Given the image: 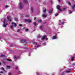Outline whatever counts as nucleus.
I'll return each mask as SVG.
<instances>
[{"mask_svg": "<svg viewBox=\"0 0 75 75\" xmlns=\"http://www.w3.org/2000/svg\"><path fill=\"white\" fill-rule=\"evenodd\" d=\"M62 25H63L64 24V23L63 22H62V23H61Z\"/></svg>", "mask_w": 75, "mask_h": 75, "instance_id": "58836bf2", "label": "nucleus"}, {"mask_svg": "<svg viewBox=\"0 0 75 75\" xmlns=\"http://www.w3.org/2000/svg\"><path fill=\"white\" fill-rule=\"evenodd\" d=\"M15 69H18V67L17 66L16 67Z\"/></svg>", "mask_w": 75, "mask_h": 75, "instance_id": "5701e85b", "label": "nucleus"}, {"mask_svg": "<svg viewBox=\"0 0 75 75\" xmlns=\"http://www.w3.org/2000/svg\"><path fill=\"white\" fill-rule=\"evenodd\" d=\"M1 39V38H0V39Z\"/></svg>", "mask_w": 75, "mask_h": 75, "instance_id": "603ef678", "label": "nucleus"}, {"mask_svg": "<svg viewBox=\"0 0 75 75\" xmlns=\"http://www.w3.org/2000/svg\"><path fill=\"white\" fill-rule=\"evenodd\" d=\"M52 11H53V10L52 9L50 10L49 11V13H52Z\"/></svg>", "mask_w": 75, "mask_h": 75, "instance_id": "9d476101", "label": "nucleus"}, {"mask_svg": "<svg viewBox=\"0 0 75 75\" xmlns=\"http://www.w3.org/2000/svg\"><path fill=\"white\" fill-rule=\"evenodd\" d=\"M17 58V56H15L14 57V59H16Z\"/></svg>", "mask_w": 75, "mask_h": 75, "instance_id": "2f4dec72", "label": "nucleus"}, {"mask_svg": "<svg viewBox=\"0 0 75 75\" xmlns=\"http://www.w3.org/2000/svg\"><path fill=\"white\" fill-rule=\"evenodd\" d=\"M74 58H75V57H71V59L72 61H74Z\"/></svg>", "mask_w": 75, "mask_h": 75, "instance_id": "9b49d317", "label": "nucleus"}, {"mask_svg": "<svg viewBox=\"0 0 75 75\" xmlns=\"http://www.w3.org/2000/svg\"><path fill=\"white\" fill-rule=\"evenodd\" d=\"M58 14L57 13V14H56L55 15V16H58Z\"/></svg>", "mask_w": 75, "mask_h": 75, "instance_id": "473e14b6", "label": "nucleus"}, {"mask_svg": "<svg viewBox=\"0 0 75 75\" xmlns=\"http://www.w3.org/2000/svg\"><path fill=\"white\" fill-rule=\"evenodd\" d=\"M25 42V40H20V42L21 43H23V42Z\"/></svg>", "mask_w": 75, "mask_h": 75, "instance_id": "6e6552de", "label": "nucleus"}, {"mask_svg": "<svg viewBox=\"0 0 75 75\" xmlns=\"http://www.w3.org/2000/svg\"><path fill=\"white\" fill-rule=\"evenodd\" d=\"M1 73H3V72L1 71Z\"/></svg>", "mask_w": 75, "mask_h": 75, "instance_id": "09e8293b", "label": "nucleus"}, {"mask_svg": "<svg viewBox=\"0 0 75 75\" xmlns=\"http://www.w3.org/2000/svg\"><path fill=\"white\" fill-rule=\"evenodd\" d=\"M1 69H2V70H3L4 71H5V70H4V69L2 67L1 68Z\"/></svg>", "mask_w": 75, "mask_h": 75, "instance_id": "4be33fe9", "label": "nucleus"}, {"mask_svg": "<svg viewBox=\"0 0 75 75\" xmlns=\"http://www.w3.org/2000/svg\"><path fill=\"white\" fill-rule=\"evenodd\" d=\"M42 17H47V15H44V14H43L42 15Z\"/></svg>", "mask_w": 75, "mask_h": 75, "instance_id": "4468645a", "label": "nucleus"}, {"mask_svg": "<svg viewBox=\"0 0 75 75\" xmlns=\"http://www.w3.org/2000/svg\"><path fill=\"white\" fill-rule=\"evenodd\" d=\"M41 36L40 35H38L37 36V37L38 38H40V37H41Z\"/></svg>", "mask_w": 75, "mask_h": 75, "instance_id": "b1692460", "label": "nucleus"}, {"mask_svg": "<svg viewBox=\"0 0 75 75\" xmlns=\"http://www.w3.org/2000/svg\"><path fill=\"white\" fill-rule=\"evenodd\" d=\"M44 4H46V2H44L43 3Z\"/></svg>", "mask_w": 75, "mask_h": 75, "instance_id": "ea45409f", "label": "nucleus"}, {"mask_svg": "<svg viewBox=\"0 0 75 75\" xmlns=\"http://www.w3.org/2000/svg\"><path fill=\"white\" fill-rule=\"evenodd\" d=\"M8 6L7 5L5 6V8H8Z\"/></svg>", "mask_w": 75, "mask_h": 75, "instance_id": "c756f323", "label": "nucleus"}, {"mask_svg": "<svg viewBox=\"0 0 75 75\" xmlns=\"http://www.w3.org/2000/svg\"><path fill=\"white\" fill-rule=\"evenodd\" d=\"M50 2L51 3H52V1H50Z\"/></svg>", "mask_w": 75, "mask_h": 75, "instance_id": "a19ab883", "label": "nucleus"}, {"mask_svg": "<svg viewBox=\"0 0 75 75\" xmlns=\"http://www.w3.org/2000/svg\"><path fill=\"white\" fill-rule=\"evenodd\" d=\"M1 57L2 58H3L4 57H5V55H1Z\"/></svg>", "mask_w": 75, "mask_h": 75, "instance_id": "dca6fc26", "label": "nucleus"}, {"mask_svg": "<svg viewBox=\"0 0 75 75\" xmlns=\"http://www.w3.org/2000/svg\"><path fill=\"white\" fill-rule=\"evenodd\" d=\"M19 25L20 26H22V25H21V24H20V25Z\"/></svg>", "mask_w": 75, "mask_h": 75, "instance_id": "79ce46f5", "label": "nucleus"}, {"mask_svg": "<svg viewBox=\"0 0 75 75\" xmlns=\"http://www.w3.org/2000/svg\"><path fill=\"white\" fill-rule=\"evenodd\" d=\"M25 17H29V15H26L25 16Z\"/></svg>", "mask_w": 75, "mask_h": 75, "instance_id": "bb28decb", "label": "nucleus"}, {"mask_svg": "<svg viewBox=\"0 0 75 75\" xmlns=\"http://www.w3.org/2000/svg\"><path fill=\"white\" fill-rule=\"evenodd\" d=\"M72 13V12L71 11H70L69 13L70 14H71V13Z\"/></svg>", "mask_w": 75, "mask_h": 75, "instance_id": "e433bc0d", "label": "nucleus"}, {"mask_svg": "<svg viewBox=\"0 0 75 75\" xmlns=\"http://www.w3.org/2000/svg\"><path fill=\"white\" fill-rule=\"evenodd\" d=\"M57 9H58V10L60 11H62V10H61V8H60V7L59 6L57 5Z\"/></svg>", "mask_w": 75, "mask_h": 75, "instance_id": "39448f33", "label": "nucleus"}, {"mask_svg": "<svg viewBox=\"0 0 75 75\" xmlns=\"http://www.w3.org/2000/svg\"><path fill=\"white\" fill-rule=\"evenodd\" d=\"M47 11V9H45L43 11V13H45Z\"/></svg>", "mask_w": 75, "mask_h": 75, "instance_id": "a211bd4d", "label": "nucleus"}, {"mask_svg": "<svg viewBox=\"0 0 75 75\" xmlns=\"http://www.w3.org/2000/svg\"><path fill=\"white\" fill-rule=\"evenodd\" d=\"M59 22H61V21H59Z\"/></svg>", "mask_w": 75, "mask_h": 75, "instance_id": "3c124183", "label": "nucleus"}, {"mask_svg": "<svg viewBox=\"0 0 75 75\" xmlns=\"http://www.w3.org/2000/svg\"><path fill=\"white\" fill-rule=\"evenodd\" d=\"M19 6L20 8H23V4H22V3H19Z\"/></svg>", "mask_w": 75, "mask_h": 75, "instance_id": "423d86ee", "label": "nucleus"}, {"mask_svg": "<svg viewBox=\"0 0 75 75\" xmlns=\"http://www.w3.org/2000/svg\"><path fill=\"white\" fill-rule=\"evenodd\" d=\"M6 67H7V68H10V66H6Z\"/></svg>", "mask_w": 75, "mask_h": 75, "instance_id": "f704fd0d", "label": "nucleus"}, {"mask_svg": "<svg viewBox=\"0 0 75 75\" xmlns=\"http://www.w3.org/2000/svg\"><path fill=\"white\" fill-rule=\"evenodd\" d=\"M44 39H45L46 40H48V38H47V37L45 35L43 36L42 38V40H44Z\"/></svg>", "mask_w": 75, "mask_h": 75, "instance_id": "7ed1b4c3", "label": "nucleus"}, {"mask_svg": "<svg viewBox=\"0 0 75 75\" xmlns=\"http://www.w3.org/2000/svg\"><path fill=\"white\" fill-rule=\"evenodd\" d=\"M11 24L12 25L11 26V29H13V27H15L17 26V25L16 23L12 22L11 23Z\"/></svg>", "mask_w": 75, "mask_h": 75, "instance_id": "f03ea898", "label": "nucleus"}, {"mask_svg": "<svg viewBox=\"0 0 75 75\" xmlns=\"http://www.w3.org/2000/svg\"><path fill=\"white\" fill-rule=\"evenodd\" d=\"M41 22H42V21L41 20H39L38 21V23H41Z\"/></svg>", "mask_w": 75, "mask_h": 75, "instance_id": "2eb2a0df", "label": "nucleus"}, {"mask_svg": "<svg viewBox=\"0 0 75 75\" xmlns=\"http://www.w3.org/2000/svg\"><path fill=\"white\" fill-rule=\"evenodd\" d=\"M71 72V69H67L66 71V72Z\"/></svg>", "mask_w": 75, "mask_h": 75, "instance_id": "f8f14e48", "label": "nucleus"}, {"mask_svg": "<svg viewBox=\"0 0 75 75\" xmlns=\"http://www.w3.org/2000/svg\"><path fill=\"white\" fill-rule=\"evenodd\" d=\"M6 60L8 61H11V59H7Z\"/></svg>", "mask_w": 75, "mask_h": 75, "instance_id": "aec40b11", "label": "nucleus"}, {"mask_svg": "<svg viewBox=\"0 0 75 75\" xmlns=\"http://www.w3.org/2000/svg\"><path fill=\"white\" fill-rule=\"evenodd\" d=\"M8 75H11V73H9V74H8Z\"/></svg>", "mask_w": 75, "mask_h": 75, "instance_id": "4c0bfd02", "label": "nucleus"}, {"mask_svg": "<svg viewBox=\"0 0 75 75\" xmlns=\"http://www.w3.org/2000/svg\"><path fill=\"white\" fill-rule=\"evenodd\" d=\"M68 3L69 4V5H70L71 6V3H70V2L69 1L68 2Z\"/></svg>", "mask_w": 75, "mask_h": 75, "instance_id": "a878e982", "label": "nucleus"}, {"mask_svg": "<svg viewBox=\"0 0 75 75\" xmlns=\"http://www.w3.org/2000/svg\"><path fill=\"white\" fill-rule=\"evenodd\" d=\"M24 2L26 4H27V3H28V1H27V0H24Z\"/></svg>", "mask_w": 75, "mask_h": 75, "instance_id": "ddd939ff", "label": "nucleus"}, {"mask_svg": "<svg viewBox=\"0 0 75 75\" xmlns=\"http://www.w3.org/2000/svg\"><path fill=\"white\" fill-rule=\"evenodd\" d=\"M58 1H59V2H60V0H58Z\"/></svg>", "mask_w": 75, "mask_h": 75, "instance_id": "c03bdc74", "label": "nucleus"}, {"mask_svg": "<svg viewBox=\"0 0 75 75\" xmlns=\"http://www.w3.org/2000/svg\"><path fill=\"white\" fill-rule=\"evenodd\" d=\"M58 38V37L56 35L54 36L53 37L52 40H54V39H57V38Z\"/></svg>", "mask_w": 75, "mask_h": 75, "instance_id": "1a4fd4ad", "label": "nucleus"}, {"mask_svg": "<svg viewBox=\"0 0 75 75\" xmlns=\"http://www.w3.org/2000/svg\"><path fill=\"white\" fill-rule=\"evenodd\" d=\"M46 44H45V42H44L43 43V45H45Z\"/></svg>", "mask_w": 75, "mask_h": 75, "instance_id": "c85d7f7f", "label": "nucleus"}, {"mask_svg": "<svg viewBox=\"0 0 75 75\" xmlns=\"http://www.w3.org/2000/svg\"><path fill=\"white\" fill-rule=\"evenodd\" d=\"M42 27L43 26H41L40 28V29H42Z\"/></svg>", "mask_w": 75, "mask_h": 75, "instance_id": "cd10ccee", "label": "nucleus"}, {"mask_svg": "<svg viewBox=\"0 0 75 75\" xmlns=\"http://www.w3.org/2000/svg\"><path fill=\"white\" fill-rule=\"evenodd\" d=\"M33 44L35 45H37V43L36 42H33Z\"/></svg>", "mask_w": 75, "mask_h": 75, "instance_id": "393cba45", "label": "nucleus"}, {"mask_svg": "<svg viewBox=\"0 0 75 75\" xmlns=\"http://www.w3.org/2000/svg\"><path fill=\"white\" fill-rule=\"evenodd\" d=\"M36 19V18L35 17L34 18V20H35Z\"/></svg>", "mask_w": 75, "mask_h": 75, "instance_id": "a18cd8bd", "label": "nucleus"}, {"mask_svg": "<svg viewBox=\"0 0 75 75\" xmlns=\"http://www.w3.org/2000/svg\"><path fill=\"white\" fill-rule=\"evenodd\" d=\"M14 20L15 21H17V20H18V19L17 18H15Z\"/></svg>", "mask_w": 75, "mask_h": 75, "instance_id": "6ab92c4d", "label": "nucleus"}, {"mask_svg": "<svg viewBox=\"0 0 75 75\" xmlns=\"http://www.w3.org/2000/svg\"><path fill=\"white\" fill-rule=\"evenodd\" d=\"M24 20L26 22H28V23H31V20L29 19H25Z\"/></svg>", "mask_w": 75, "mask_h": 75, "instance_id": "0eeeda50", "label": "nucleus"}, {"mask_svg": "<svg viewBox=\"0 0 75 75\" xmlns=\"http://www.w3.org/2000/svg\"><path fill=\"white\" fill-rule=\"evenodd\" d=\"M31 11L32 12H33V7H31Z\"/></svg>", "mask_w": 75, "mask_h": 75, "instance_id": "412c9836", "label": "nucleus"}, {"mask_svg": "<svg viewBox=\"0 0 75 75\" xmlns=\"http://www.w3.org/2000/svg\"><path fill=\"white\" fill-rule=\"evenodd\" d=\"M7 19L8 21H12L11 18L10 16H8L7 17Z\"/></svg>", "mask_w": 75, "mask_h": 75, "instance_id": "20e7f679", "label": "nucleus"}, {"mask_svg": "<svg viewBox=\"0 0 75 75\" xmlns=\"http://www.w3.org/2000/svg\"><path fill=\"white\" fill-rule=\"evenodd\" d=\"M25 31H28V29H25Z\"/></svg>", "mask_w": 75, "mask_h": 75, "instance_id": "7c9ffc66", "label": "nucleus"}, {"mask_svg": "<svg viewBox=\"0 0 75 75\" xmlns=\"http://www.w3.org/2000/svg\"><path fill=\"white\" fill-rule=\"evenodd\" d=\"M38 47H40V45H38L37 46Z\"/></svg>", "mask_w": 75, "mask_h": 75, "instance_id": "49530a36", "label": "nucleus"}, {"mask_svg": "<svg viewBox=\"0 0 75 75\" xmlns=\"http://www.w3.org/2000/svg\"><path fill=\"white\" fill-rule=\"evenodd\" d=\"M0 65H1V63L0 62Z\"/></svg>", "mask_w": 75, "mask_h": 75, "instance_id": "8fccbe9b", "label": "nucleus"}, {"mask_svg": "<svg viewBox=\"0 0 75 75\" xmlns=\"http://www.w3.org/2000/svg\"><path fill=\"white\" fill-rule=\"evenodd\" d=\"M33 25L34 26H36V25H37V23H36L35 22H34L33 23Z\"/></svg>", "mask_w": 75, "mask_h": 75, "instance_id": "f3484780", "label": "nucleus"}, {"mask_svg": "<svg viewBox=\"0 0 75 75\" xmlns=\"http://www.w3.org/2000/svg\"><path fill=\"white\" fill-rule=\"evenodd\" d=\"M37 75H39V74H38V73H37Z\"/></svg>", "mask_w": 75, "mask_h": 75, "instance_id": "37998d69", "label": "nucleus"}, {"mask_svg": "<svg viewBox=\"0 0 75 75\" xmlns=\"http://www.w3.org/2000/svg\"><path fill=\"white\" fill-rule=\"evenodd\" d=\"M73 64L75 65V63H74Z\"/></svg>", "mask_w": 75, "mask_h": 75, "instance_id": "de8ad7c7", "label": "nucleus"}, {"mask_svg": "<svg viewBox=\"0 0 75 75\" xmlns=\"http://www.w3.org/2000/svg\"><path fill=\"white\" fill-rule=\"evenodd\" d=\"M20 31V29H18L17 30V32H19V31Z\"/></svg>", "mask_w": 75, "mask_h": 75, "instance_id": "72a5a7b5", "label": "nucleus"}, {"mask_svg": "<svg viewBox=\"0 0 75 75\" xmlns=\"http://www.w3.org/2000/svg\"><path fill=\"white\" fill-rule=\"evenodd\" d=\"M63 11H64V10H65V8H64L63 9Z\"/></svg>", "mask_w": 75, "mask_h": 75, "instance_id": "c9c22d12", "label": "nucleus"}, {"mask_svg": "<svg viewBox=\"0 0 75 75\" xmlns=\"http://www.w3.org/2000/svg\"><path fill=\"white\" fill-rule=\"evenodd\" d=\"M7 21L6 20V19H5L4 21V24L3 25V26L4 27H6V25H8V23H7Z\"/></svg>", "mask_w": 75, "mask_h": 75, "instance_id": "f257e3e1", "label": "nucleus"}]
</instances>
